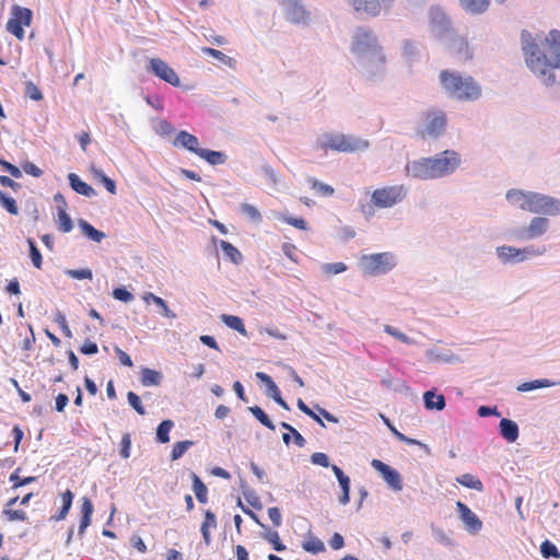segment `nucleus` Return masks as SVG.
<instances>
[{
	"instance_id": "f257e3e1",
	"label": "nucleus",
	"mask_w": 560,
	"mask_h": 560,
	"mask_svg": "<svg viewBox=\"0 0 560 560\" xmlns=\"http://www.w3.org/2000/svg\"><path fill=\"white\" fill-rule=\"evenodd\" d=\"M522 49L525 55V61L529 69L542 78L549 85L555 82L552 69L560 68V31L551 30L540 42L542 49H539L530 33L523 31Z\"/></svg>"
},
{
	"instance_id": "f03ea898",
	"label": "nucleus",
	"mask_w": 560,
	"mask_h": 560,
	"mask_svg": "<svg viewBox=\"0 0 560 560\" xmlns=\"http://www.w3.org/2000/svg\"><path fill=\"white\" fill-rule=\"evenodd\" d=\"M460 165V155L445 150L433 158H422L407 165V172L415 178L433 179L454 173Z\"/></svg>"
},
{
	"instance_id": "7ed1b4c3",
	"label": "nucleus",
	"mask_w": 560,
	"mask_h": 560,
	"mask_svg": "<svg viewBox=\"0 0 560 560\" xmlns=\"http://www.w3.org/2000/svg\"><path fill=\"white\" fill-rule=\"evenodd\" d=\"M440 82L447 94L460 101H475L481 94L479 84L471 77H463L458 72L442 70Z\"/></svg>"
},
{
	"instance_id": "20e7f679",
	"label": "nucleus",
	"mask_w": 560,
	"mask_h": 560,
	"mask_svg": "<svg viewBox=\"0 0 560 560\" xmlns=\"http://www.w3.org/2000/svg\"><path fill=\"white\" fill-rule=\"evenodd\" d=\"M317 145L325 153L330 151L351 153L355 151L366 150L370 145L369 141L353 136L343 133H325L318 140Z\"/></svg>"
},
{
	"instance_id": "39448f33",
	"label": "nucleus",
	"mask_w": 560,
	"mask_h": 560,
	"mask_svg": "<svg viewBox=\"0 0 560 560\" xmlns=\"http://www.w3.org/2000/svg\"><path fill=\"white\" fill-rule=\"evenodd\" d=\"M351 51L354 55L371 52L381 66L386 61V56L384 55L382 46L378 45L376 36L372 31L364 27L357 28L351 44Z\"/></svg>"
},
{
	"instance_id": "423d86ee",
	"label": "nucleus",
	"mask_w": 560,
	"mask_h": 560,
	"mask_svg": "<svg viewBox=\"0 0 560 560\" xmlns=\"http://www.w3.org/2000/svg\"><path fill=\"white\" fill-rule=\"evenodd\" d=\"M521 209L532 213L557 215L560 213V201L538 192H529L526 203Z\"/></svg>"
},
{
	"instance_id": "0eeeda50",
	"label": "nucleus",
	"mask_w": 560,
	"mask_h": 560,
	"mask_svg": "<svg viewBox=\"0 0 560 560\" xmlns=\"http://www.w3.org/2000/svg\"><path fill=\"white\" fill-rule=\"evenodd\" d=\"M396 265L395 257L390 253H377L364 255L361 258V269L364 273L377 276L390 271Z\"/></svg>"
},
{
	"instance_id": "6e6552de",
	"label": "nucleus",
	"mask_w": 560,
	"mask_h": 560,
	"mask_svg": "<svg viewBox=\"0 0 560 560\" xmlns=\"http://www.w3.org/2000/svg\"><path fill=\"white\" fill-rule=\"evenodd\" d=\"M406 197L404 185L386 186L372 192L371 201L376 208H392Z\"/></svg>"
},
{
	"instance_id": "1a4fd4ad",
	"label": "nucleus",
	"mask_w": 560,
	"mask_h": 560,
	"mask_svg": "<svg viewBox=\"0 0 560 560\" xmlns=\"http://www.w3.org/2000/svg\"><path fill=\"white\" fill-rule=\"evenodd\" d=\"M546 252V247L527 246L524 248H516L513 246H499L497 247V255L503 262H521L532 256H541Z\"/></svg>"
},
{
	"instance_id": "9d476101",
	"label": "nucleus",
	"mask_w": 560,
	"mask_h": 560,
	"mask_svg": "<svg viewBox=\"0 0 560 560\" xmlns=\"http://www.w3.org/2000/svg\"><path fill=\"white\" fill-rule=\"evenodd\" d=\"M425 126L419 131L422 138H436L444 132L446 128V116L442 110H430L424 114Z\"/></svg>"
},
{
	"instance_id": "9b49d317",
	"label": "nucleus",
	"mask_w": 560,
	"mask_h": 560,
	"mask_svg": "<svg viewBox=\"0 0 560 560\" xmlns=\"http://www.w3.org/2000/svg\"><path fill=\"white\" fill-rule=\"evenodd\" d=\"M32 22V11L27 8L14 7L13 16L7 23V30L19 40L24 38L23 26H30Z\"/></svg>"
},
{
	"instance_id": "f8f14e48",
	"label": "nucleus",
	"mask_w": 560,
	"mask_h": 560,
	"mask_svg": "<svg viewBox=\"0 0 560 560\" xmlns=\"http://www.w3.org/2000/svg\"><path fill=\"white\" fill-rule=\"evenodd\" d=\"M149 69L159 79L165 81L166 83H168L173 86H179V84H180L179 77L164 60H162L160 58H152L150 60Z\"/></svg>"
},
{
	"instance_id": "ddd939ff",
	"label": "nucleus",
	"mask_w": 560,
	"mask_h": 560,
	"mask_svg": "<svg viewBox=\"0 0 560 560\" xmlns=\"http://www.w3.org/2000/svg\"><path fill=\"white\" fill-rule=\"evenodd\" d=\"M371 465L383 476L384 480L388 483L389 487L396 491L402 489L401 477L397 470L380 459H373Z\"/></svg>"
},
{
	"instance_id": "4468645a",
	"label": "nucleus",
	"mask_w": 560,
	"mask_h": 560,
	"mask_svg": "<svg viewBox=\"0 0 560 560\" xmlns=\"http://www.w3.org/2000/svg\"><path fill=\"white\" fill-rule=\"evenodd\" d=\"M280 4L290 22L305 23L308 20V13L299 0H280Z\"/></svg>"
},
{
	"instance_id": "2eb2a0df",
	"label": "nucleus",
	"mask_w": 560,
	"mask_h": 560,
	"mask_svg": "<svg viewBox=\"0 0 560 560\" xmlns=\"http://www.w3.org/2000/svg\"><path fill=\"white\" fill-rule=\"evenodd\" d=\"M447 49L451 54L458 56L465 60L472 58V51L469 47L468 40L458 35H451L446 42Z\"/></svg>"
},
{
	"instance_id": "dca6fc26",
	"label": "nucleus",
	"mask_w": 560,
	"mask_h": 560,
	"mask_svg": "<svg viewBox=\"0 0 560 560\" xmlns=\"http://www.w3.org/2000/svg\"><path fill=\"white\" fill-rule=\"evenodd\" d=\"M456 509L459 513L460 520L466 525V528L472 533H478L482 527V522L478 516L463 502L456 503Z\"/></svg>"
},
{
	"instance_id": "f3484780",
	"label": "nucleus",
	"mask_w": 560,
	"mask_h": 560,
	"mask_svg": "<svg viewBox=\"0 0 560 560\" xmlns=\"http://www.w3.org/2000/svg\"><path fill=\"white\" fill-rule=\"evenodd\" d=\"M173 144L175 147L185 148L186 150L195 153L196 155H198V152H200L201 150V148L199 147L198 138L185 130H182L176 135Z\"/></svg>"
},
{
	"instance_id": "a211bd4d",
	"label": "nucleus",
	"mask_w": 560,
	"mask_h": 560,
	"mask_svg": "<svg viewBox=\"0 0 560 560\" xmlns=\"http://www.w3.org/2000/svg\"><path fill=\"white\" fill-rule=\"evenodd\" d=\"M351 3L357 12H363L370 16L378 15L382 10L378 0H352Z\"/></svg>"
},
{
	"instance_id": "6ab92c4d",
	"label": "nucleus",
	"mask_w": 560,
	"mask_h": 560,
	"mask_svg": "<svg viewBox=\"0 0 560 560\" xmlns=\"http://www.w3.org/2000/svg\"><path fill=\"white\" fill-rule=\"evenodd\" d=\"M331 469L338 479V482L341 487L342 494L339 497V502L343 505L348 504L350 501V479L348 476L345 475V472L341 470L340 467L337 465H332Z\"/></svg>"
},
{
	"instance_id": "aec40b11",
	"label": "nucleus",
	"mask_w": 560,
	"mask_h": 560,
	"mask_svg": "<svg viewBox=\"0 0 560 560\" xmlns=\"http://www.w3.org/2000/svg\"><path fill=\"white\" fill-rule=\"evenodd\" d=\"M16 335L20 338L16 345L18 348H20L23 351H30L33 348V345L35 343V334L33 331L32 326L27 325L26 327H18Z\"/></svg>"
},
{
	"instance_id": "412c9836",
	"label": "nucleus",
	"mask_w": 560,
	"mask_h": 560,
	"mask_svg": "<svg viewBox=\"0 0 560 560\" xmlns=\"http://www.w3.org/2000/svg\"><path fill=\"white\" fill-rule=\"evenodd\" d=\"M548 229V220L546 218L536 217L532 219L529 225L525 230L526 238H536L544 233H546Z\"/></svg>"
},
{
	"instance_id": "4be33fe9",
	"label": "nucleus",
	"mask_w": 560,
	"mask_h": 560,
	"mask_svg": "<svg viewBox=\"0 0 560 560\" xmlns=\"http://www.w3.org/2000/svg\"><path fill=\"white\" fill-rule=\"evenodd\" d=\"M68 179H69L71 188L75 192L83 195L85 197H93L96 195L95 189L88 183L81 180L77 174L70 173L68 175Z\"/></svg>"
},
{
	"instance_id": "5701e85b",
	"label": "nucleus",
	"mask_w": 560,
	"mask_h": 560,
	"mask_svg": "<svg viewBox=\"0 0 560 560\" xmlns=\"http://www.w3.org/2000/svg\"><path fill=\"white\" fill-rule=\"evenodd\" d=\"M93 511H94V508H93L92 501L86 497L82 498V504H81L82 516H81L80 526H79L80 535H83L85 529L90 526Z\"/></svg>"
},
{
	"instance_id": "b1692460",
	"label": "nucleus",
	"mask_w": 560,
	"mask_h": 560,
	"mask_svg": "<svg viewBox=\"0 0 560 560\" xmlns=\"http://www.w3.org/2000/svg\"><path fill=\"white\" fill-rule=\"evenodd\" d=\"M500 434L504 440L513 443L518 438V425L510 419H502L500 421Z\"/></svg>"
},
{
	"instance_id": "393cba45",
	"label": "nucleus",
	"mask_w": 560,
	"mask_h": 560,
	"mask_svg": "<svg viewBox=\"0 0 560 560\" xmlns=\"http://www.w3.org/2000/svg\"><path fill=\"white\" fill-rule=\"evenodd\" d=\"M217 527V517L213 512L207 510L205 512V518L200 527V532L206 545H210L211 535L210 529Z\"/></svg>"
},
{
	"instance_id": "a878e982",
	"label": "nucleus",
	"mask_w": 560,
	"mask_h": 560,
	"mask_svg": "<svg viewBox=\"0 0 560 560\" xmlns=\"http://www.w3.org/2000/svg\"><path fill=\"white\" fill-rule=\"evenodd\" d=\"M491 0H459L463 9L471 14H481L488 10Z\"/></svg>"
},
{
	"instance_id": "bb28decb",
	"label": "nucleus",
	"mask_w": 560,
	"mask_h": 560,
	"mask_svg": "<svg viewBox=\"0 0 560 560\" xmlns=\"http://www.w3.org/2000/svg\"><path fill=\"white\" fill-rule=\"evenodd\" d=\"M142 300L147 304L153 302L156 306L161 307L163 316H165L167 318H175L176 317V314L168 308L166 302L162 298H160V296H158V295H155V294H153L151 292H145L143 294V296H142Z\"/></svg>"
},
{
	"instance_id": "cd10ccee",
	"label": "nucleus",
	"mask_w": 560,
	"mask_h": 560,
	"mask_svg": "<svg viewBox=\"0 0 560 560\" xmlns=\"http://www.w3.org/2000/svg\"><path fill=\"white\" fill-rule=\"evenodd\" d=\"M280 425L288 431V433H283V435H282V440L285 445L290 444L291 435H294V443L299 447H303L305 445V443H306L305 439L301 435V433L295 428H293L291 424H289L287 422H281Z\"/></svg>"
},
{
	"instance_id": "c85d7f7f",
	"label": "nucleus",
	"mask_w": 560,
	"mask_h": 560,
	"mask_svg": "<svg viewBox=\"0 0 560 560\" xmlns=\"http://www.w3.org/2000/svg\"><path fill=\"white\" fill-rule=\"evenodd\" d=\"M424 405L427 409L442 410L445 407V398L443 395H436L433 392H425L423 395Z\"/></svg>"
},
{
	"instance_id": "c756f323",
	"label": "nucleus",
	"mask_w": 560,
	"mask_h": 560,
	"mask_svg": "<svg viewBox=\"0 0 560 560\" xmlns=\"http://www.w3.org/2000/svg\"><path fill=\"white\" fill-rule=\"evenodd\" d=\"M221 320L231 329L236 330L242 336H247V330L243 323V319L235 315H221Z\"/></svg>"
},
{
	"instance_id": "7c9ffc66",
	"label": "nucleus",
	"mask_w": 560,
	"mask_h": 560,
	"mask_svg": "<svg viewBox=\"0 0 560 560\" xmlns=\"http://www.w3.org/2000/svg\"><path fill=\"white\" fill-rule=\"evenodd\" d=\"M456 482H458L463 487L474 489L479 492L483 490V483L481 482V480L471 474H464L462 476L456 477Z\"/></svg>"
},
{
	"instance_id": "2f4dec72",
	"label": "nucleus",
	"mask_w": 560,
	"mask_h": 560,
	"mask_svg": "<svg viewBox=\"0 0 560 560\" xmlns=\"http://www.w3.org/2000/svg\"><path fill=\"white\" fill-rule=\"evenodd\" d=\"M198 156L206 160L211 165L223 164L226 161L224 153L202 148L200 152H198Z\"/></svg>"
},
{
	"instance_id": "473e14b6",
	"label": "nucleus",
	"mask_w": 560,
	"mask_h": 560,
	"mask_svg": "<svg viewBox=\"0 0 560 560\" xmlns=\"http://www.w3.org/2000/svg\"><path fill=\"white\" fill-rule=\"evenodd\" d=\"M192 488L197 500L200 503H206L208 501V489L196 474H192Z\"/></svg>"
},
{
	"instance_id": "72a5a7b5",
	"label": "nucleus",
	"mask_w": 560,
	"mask_h": 560,
	"mask_svg": "<svg viewBox=\"0 0 560 560\" xmlns=\"http://www.w3.org/2000/svg\"><path fill=\"white\" fill-rule=\"evenodd\" d=\"M528 195L529 192H525L520 189H510L508 190L505 197L511 205L521 209V205L527 202Z\"/></svg>"
},
{
	"instance_id": "f704fd0d",
	"label": "nucleus",
	"mask_w": 560,
	"mask_h": 560,
	"mask_svg": "<svg viewBox=\"0 0 560 560\" xmlns=\"http://www.w3.org/2000/svg\"><path fill=\"white\" fill-rule=\"evenodd\" d=\"M307 182L311 185V188L322 197H330L335 194L334 187L328 184L322 183L315 178H308Z\"/></svg>"
},
{
	"instance_id": "c9c22d12",
	"label": "nucleus",
	"mask_w": 560,
	"mask_h": 560,
	"mask_svg": "<svg viewBox=\"0 0 560 560\" xmlns=\"http://www.w3.org/2000/svg\"><path fill=\"white\" fill-rule=\"evenodd\" d=\"M72 500L73 493L71 490L68 489L63 493H61L62 508L59 511V513L54 516L56 521H61L68 515L69 510L71 509L72 505Z\"/></svg>"
},
{
	"instance_id": "e433bc0d",
	"label": "nucleus",
	"mask_w": 560,
	"mask_h": 560,
	"mask_svg": "<svg viewBox=\"0 0 560 560\" xmlns=\"http://www.w3.org/2000/svg\"><path fill=\"white\" fill-rule=\"evenodd\" d=\"M161 378H162L161 373L155 370L145 368V369H142V371H141V383L144 386L159 385L161 382Z\"/></svg>"
},
{
	"instance_id": "4c0bfd02",
	"label": "nucleus",
	"mask_w": 560,
	"mask_h": 560,
	"mask_svg": "<svg viewBox=\"0 0 560 560\" xmlns=\"http://www.w3.org/2000/svg\"><path fill=\"white\" fill-rule=\"evenodd\" d=\"M79 225L82 232L94 242L100 243L105 237V234L103 232L96 230L93 225H91L89 222L84 220H80Z\"/></svg>"
},
{
	"instance_id": "58836bf2",
	"label": "nucleus",
	"mask_w": 560,
	"mask_h": 560,
	"mask_svg": "<svg viewBox=\"0 0 560 560\" xmlns=\"http://www.w3.org/2000/svg\"><path fill=\"white\" fill-rule=\"evenodd\" d=\"M220 247L224 252V254L231 259L234 264H240L242 260L241 252L231 243L226 241L220 242Z\"/></svg>"
},
{
	"instance_id": "ea45409f",
	"label": "nucleus",
	"mask_w": 560,
	"mask_h": 560,
	"mask_svg": "<svg viewBox=\"0 0 560 560\" xmlns=\"http://www.w3.org/2000/svg\"><path fill=\"white\" fill-rule=\"evenodd\" d=\"M174 423L172 420H163L156 429V439L160 443H167L170 441V432Z\"/></svg>"
},
{
	"instance_id": "a19ab883",
	"label": "nucleus",
	"mask_w": 560,
	"mask_h": 560,
	"mask_svg": "<svg viewBox=\"0 0 560 560\" xmlns=\"http://www.w3.org/2000/svg\"><path fill=\"white\" fill-rule=\"evenodd\" d=\"M248 410L262 425L270 430H275V424L260 407L253 406L249 407Z\"/></svg>"
},
{
	"instance_id": "79ce46f5",
	"label": "nucleus",
	"mask_w": 560,
	"mask_h": 560,
	"mask_svg": "<svg viewBox=\"0 0 560 560\" xmlns=\"http://www.w3.org/2000/svg\"><path fill=\"white\" fill-rule=\"evenodd\" d=\"M58 223L59 230L63 233L70 232L73 228L72 220L65 208H58Z\"/></svg>"
},
{
	"instance_id": "37998d69",
	"label": "nucleus",
	"mask_w": 560,
	"mask_h": 560,
	"mask_svg": "<svg viewBox=\"0 0 560 560\" xmlns=\"http://www.w3.org/2000/svg\"><path fill=\"white\" fill-rule=\"evenodd\" d=\"M303 549L308 551V552H312V553H318V552H322L325 550V546H324V542L318 539L317 537H308L304 542H303Z\"/></svg>"
},
{
	"instance_id": "c03bdc74",
	"label": "nucleus",
	"mask_w": 560,
	"mask_h": 560,
	"mask_svg": "<svg viewBox=\"0 0 560 560\" xmlns=\"http://www.w3.org/2000/svg\"><path fill=\"white\" fill-rule=\"evenodd\" d=\"M192 444H194L192 441H187V440L186 441L176 442L173 445V448H172V452H171V459L172 460H177L178 458H180Z\"/></svg>"
},
{
	"instance_id": "a18cd8bd",
	"label": "nucleus",
	"mask_w": 560,
	"mask_h": 560,
	"mask_svg": "<svg viewBox=\"0 0 560 560\" xmlns=\"http://www.w3.org/2000/svg\"><path fill=\"white\" fill-rule=\"evenodd\" d=\"M553 383L550 382L549 380H535V381H532V382H525L523 384H521L517 389L520 392H529V390H533V389H537V388H542V387H549V386H552Z\"/></svg>"
},
{
	"instance_id": "49530a36",
	"label": "nucleus",
	"mask_w": 560,
	"mask_h": 560,
	"mask_svg": "<svg viewBox=\"0 0 560 560\" xmlns=\"http://www.w3.org/2000/svg\"><path fill=\"white\" fill-rule=\"evenodd\" d=\"M20 468H16L9 477V480L13 483L12 488L13 489H18L22 486H25V485H28V483H32L36 480V477L34 476H30V477H24V478H21L19 476L20 474Z\"/></svg>"
},
{
	"instance_id": "de8ad7c7",
	"label": "nucleus",
	"mask_w": 560,
	"mask_h": 560,
	"mask_svg": "<svg viewBox=\"0 0 560 560\" xmlns=\"http://www.w3.org/2000/svg\"><path fill=\"white\" fill-rule=\"evenodd\" d=\"M0 203L9 213L14 215L19 213V208L15 200L4 194L2 190H0Z\"/></svg>"
},
{
	"instance_id": "09e8293b",
	"label": "nucleus",
	"mask_w": 560,
	"mask_h": 560,
	"mask_svg": "<svg viewBox=\"0 0 560 560\" xmlns=\"http://www.w3.org/2000/svg\"><path fill=\"white\" fill-rule=\"evenodd\" d=\"M540 551H541V555L545 557V558H560V551L558 550V548L556 547L555 544H552L551 541L549 540H545L541 545H540Z\"/></svg>"
},
{
	"instance_id": "8fccbe9b",
	"label": "nucleus",
	"mask_w": 560,
	"mask_h": 560,
	"mask_svg": "<svg viewBox=\"0 0 560 560\" xmlns=\"http://www.w3.org/2000/svg\"><path fill=\"white\" fill-rule=\"evenodd\" d=\"M3 515L5 516L7 521H9V522H14V521L24 522L27 520L26 513L22 510L4 509Z\"/></svg>"
},
{
	"instance_id": "3c124183",
	"label": "nucleus",
	"mask_w": 560,
	"mask_h": 560,
	"mask_svg": "<svg viewBox=\"0 0 560 560\" xmlns=\"http://www.w3.org/2000/svg\"><path fill=\"white\" fill-rule=\"evenodd\" d=\"M201 52L211 56L223 63H230L232 61V58L228 57L225 54L214 48L202 47Z\"/></svg>"
},
{
	"instance_id": "603ef678",
	"label": "nucleus",
	"mask_w": 560,
	"mask_h": 560,
	"mask_svg": "<svg viewBox=\"0 0 560 560\" xmlns=\"http://www.w3.org/2000/svg\"><path fill=\"white\" fill-rule=\"evenodd\" d=\"M28 245H30V256H31L32 262L37 269H40L42 264H43L42 254L32 240H28Z\"/></svg>"
},
{
	"instance_id": "864d4df0",
	"label": "nucleus",
	"mask_w": 560,
	"mask_h": 560,
	"mask_svg": "<svg viewBox=\"0 0 560 560\" xmlns=\"http://www.w3.org/2000/svg\"><path fill=\"white\" fill-rule=\"evenodd\" d=\"M66 273L72 278V279H77V280H83V279H89L91 280L92 277H93V273H92V270L89 269V268H83V269H70V270H67Z\"/></svg>"
},
{
	"instance_id": "5fc2aeb1",
	"label": "nucleus",
	"mask_w": 560,
	"mask_h": 560,
	"mask_svg": "<svg viewBox=\"0 0 560 560\" xmlns=\"http://www.w3.org/2000/svg\"><path fill=\"white\" fill-rule=\"evenodd\" d=\"M298 408L312 419H314L317 423H319L322 427H325L324 421L320 419L318 415H316L304 401L303 399L299 398L296 401Z\"/></svg>"
},
{
	"instance_id": "6e6d98bb",
	"label": "nucleus",
	"mask_w": 560,
	"mask_h": 560,
	"mask_svg": "<svg viewBox=\"0 0 560 560\" xmlns=\"http://www.w3.org/2000/svg\"><path fill=\"white\" fill-rule=\"evenodd\" d=\"M416 55H417L416 44L410 39L404 40L402 46H401V56L406 59H411Z\"/></svg>"
},
{
	"instance_id": "4d7b16f0",
	"label": "nucleus",
	"mask_w": 560,
	"mask_h": 560,
	"mask_svg": "<svg viewBox=\"0 0 560 560\" xmlns=\"http://www.w3.org/2000/svg\"><path fill=\"white\" fill-rule=\"evenodd\" d=\"M25 94L33 101L43 100V94L35 83L27 81L25 83Z\"/></svg>"
},
{
	"instance_id": "13d9d810",
	"label": "nucleus",
	"mask_w": 560,
	"mask_h": 560,
	"mask_svg": "<svg viewBox=\"0 0 560 560\" xmlns=\"http://www.w3.org/2000/svg\"><path fill=\"white\" fill-rule=\"evenodd\" d=\"M241 211L244 214H246L247 217H249L255 222H258L261 220L260 212L258 211V209L255 206H253L250 203H243L241 206Z\"/></svg>"
},
{
	"instance_id": "bf43d9fd",
	"label": "nucleus",
	"mask_w": 560,
	"mask_h": 560,
	"mask_svg": "<svg viewBox=\"0 0 560 560\" xmlns=\"http://www.w3.org/2000/svg\"><path fill=\"white\" fill-rule=\"evenodd\" d=\"M127 398H128V402L130 404V406L139 413V415H144L145 411H144V408L141 404V400H140V397L133 393V392H129L127 394Z\"/></svg>"
},
{
	"instance_id": "052dcab7",
	"label": "nucleus",
	"mask_w": 560,
	"mask_h": 560,
	"mask_svg": "<svg viewBox=\"0 0 560 560\" xmlns=\"http://www.w3.org/2000/svg\"><path fill=\"white\" fill-rule=\"evenodd\" d=\"M266 539L272 545V547L276 551L285 550V546L281 542L278 532H276V530L269 532L266 535Z\"/></svg>"
},
{
	"instance_id": "680f3d73",
	"label": "nucleus",
	"mask_w": 560,
	"mask_h": 560,
	"mask_svg": "<svg viewBox=\"0 0 560 560\" xmlns=\"http://www.w3.org/2000/svg\"><path fill=\"white\" fill-rule=\"evenodd\" d=\"M55 322L58 324V326L60 327V329L62 330L63 335L67 338L72 337V331L68 325L66 316L62 313L59 312L55 315Z\"/></svg>"
},
{
	"instance_id": "e2e57ef3",
	"label": "nucleus",
	"mask_w": 560,
	"mask_h": 560,
	"mask_svg": "<svg viewBox=\"0 0 560 560\" xmlns=\"http://www.w3.org/2000/svg\"><path fill=\"white\" fill-rule=\"evenodd\" d=\"M131 448V439L129 433H125L120 441V456L122 458H128L130 456Z\"/></svg>"
},
{
	"instance_id": "0e129e2a",
	"label": "nucleus",
	"mask_w": 560,
	"mask_h": 560,
	"mask_svg": "<svg viewBox=\"0 0 560 560\" xmlns=\"http://www.w3.org/2000/svg\"><path fill=\"white\" fill-rule=\"evenodd\" d=\"M385 331L388 335L395 337L396 339L402 341L404 343L409 345V343L412 342V340L407 335H405L404 332L399 331L398 329H396L393 326H389V325L385 326Z\"/></svg>"
},
{
	"instance_id": "69168bd1",
	"label": "nucleus",
	"mask_w": 560,
	"mask_h": 560,
	"mask_svg": "<svg viewBox=\"0 0 560 560\" xmlns=\"http://www.w3.org/2000/svg\"><path fill=\"white\" fill-rule=\"evenodd\" d=\"M113 296L121 302H130L133 299V295L125 288H116L113 290Z\"/></svg>"
},
{
	"instance_id": "338daca9",
	"label": "nucleus",
	"mask_w": 560,
	"mask_h": 560,
	"mask_svg": "<svg viewBox=\"0 0 560 560\" xmlns=\"http://www.w3.org/2000/svg\"><path fill=\"white\" fill-rule=\"evenodd\" d=\"M327 275H337L343 272L347 266L343 262L327 264L323 267Z\"/></svg>"
},
{
	"instance_id": "774afa93",
	"label": "nucleus",
	"mask_w": 560,
	"mask_h": 560,
	"mask_svg": "<svg viewBox=\"0 0 560 560\" xmlns=\"http://www.w3.org/2000/svg\"><path fill=\"white\" fill-rule=\"evenodd\" d=\"M311 462L315 465L322 466V467H328L329 466V458L325 453H314L311 456Z\"/></svg>"
}]
</instances>
